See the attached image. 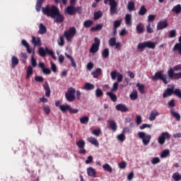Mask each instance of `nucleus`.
I'll list each match as a JSON object with an SVG mask.
<instances>
[{
    "instance_id": "f257e3e1",
    "label": "nucleus",
    "mask_w": 181,
    "mask_h": 181,
    "mask_svg": "<svg viewBox=\"0 0 181 181\" xmlns=\"http://www.w3.org/2000/svg\"><path fill=\"white\" fill-rule=\"evenodd\" d=\"M59 8L54 5H49L47 4L45 7L42 8V11L44 15L52 18V19H54L55 15L59 11Z\"/></svg>"
},
{
    "instance_id": "f03ea898",
    "label": "nucleus",
    "mask_w": 181,
    "mask_h": 181,
    "mask_svg": "<svg viewBox=\"0 0 181 181\" xmlns=\"http://www.w3.org/2000/svg\"><path fill=\"white\" fill-rule=\"evenodd\" d=\"M175 71H181V64H177L173 68H170L167 71V74L170 80H180L181 72L175 73Z\"/></svg>"
},
{
    "instance_id": "7ed1b4c3",
    "label": "nucleus",
    "mask_w": 181,
    "mask_h": 181,
    "mask_svg": "<svg viewBox=\"0 0 181 181\" xmlns=\"http://www.w3.org/2000/svg\"><path fill=\"white\" fill-rule=\"evenodd\" d=\"M156 47V43L152 41H145L143 42H140L137 45L138 50H141V52H144L145 49H155Z\"/></svg>"
},
{
    "instance_id": "20e7f679",
    "label": "nucleus",
    "mask_w": 181,
    "mask_h": 181,
    "mask_svg": "<svg viewBox=\"0 0 181 181\" xmlns=\"http://www.w3.org/2000/svg\"><path fill=\"white\" fill-rule=\"evenodd\" d=\"M65 98L69 103H73L76 100V89L70 87L65 93Z\"/></svg>"
},
{
    "instance_id": "39448f33",
    "label": "nucleus",
    "mask_w": 181,
    "mask_h": 181,
    "mask_svg": "<svg viewBox=\"0 0 181 181\" xmlns=\"http://www.w3.org/2000/svg\"><path fill=\"white\" fill-rule=\"evenodd\" d=\"M167 78L168 76L166 74H162V71H160L156 72L155 75L151 77L153 81H158V80H161L164 84H168V83H169Z\"/></svg>"
},
{
    "instance_id": "423d86ee",
    "label": "nucleus",
    "mask_w": 181,
    "mask_h": 181,
    "mask_svg": "<svg viewBox=\"0 0 181 181\" xmlns=\"http://www.w3.org/2000/svg\"><path fill=\"white\" fill-rule=\"evenodd\" d=\"M138 136L139 138H140V139H142L143 144L145 146H147V145H149V142H151V139L152 138L151 134H146L144 132H139Z\"/></svg>"
},
{
    "instance_id": "0eeeda50",
    "label": "nucleus",
    "mask_w": 181,
    "mask_h": 181,
    "mask_svg": "<svg viewBox=\"0 0 181 181\" xmlns=\"http://www.w3.org/2000/svg\"><path fill=\"white\" fill-rule=\"evenodd\" d=\"M76 33H77V30L74 27H71L68 31L64 32V36L66 37L67 42H70L76 36Z\"/></svg>"
},
{
    "instance_id": "6e6552de",
    "label": "nucleus",
    "mask_w": 181,
    "mask_h": 181,
    "mask_svg": "<svg viewBox=\"0 0 181 181\" xmlns=\"http://www.w3.org/2000/svg\"><path fill=\"white\" fill-rule=\"evenodd\" d=\"M101 43V41L100 40V39L98 37H95L94 38V43L92 44V46L90 48V53H97V52H98V50H100V45Z\"/></svg>"
},
{
    "instance_id": "1a4fd4ad",
    "label": "nucleus",
    "mask_w": 181,
    "mask_h": 181,
    "mask_svg": "<svg viewBox=\"0 0 181 181\" xmlns=\"http://www.w3.org/2000/svg\"><path fill=\"white\" fill-rule=\"evenodd\" d=\"M166 139H168V141L170 139V134H169L168 132L161 133L160 136L158 139V142L160 145H165Z\"/></svg>"
},
{
    "instance_id": "9d476101",
    "label": "nucleus",
    "mask_w": 181,
    "mask_h": 181,
    "mask_svg": "<svg viewBox=\"0 0 181 181\" xmlns=\"http://www.w3.org/2000/svg\"><path fill=\"white\" fill-rule=\"evenodd\" d=\"M109 2L110 13H117V1L115 0H104V4H107Z\"/></svg>"
},
{
    "instance_id": "9b49d317",
    "label": "nucleus",
    "mask_w": 181,
    "mask_h": 181,
    "mask_svg": "<svg viewBox=\"0 0 181 181\" xmlns=\"http://www.w3.org/2000/svg\"><path fill=\"white\" fill-rule=\"evenodd\" d=\"M65 15L73 16L76 15V6L74 5L68 6L64 11Z\"/></svg>"
},
{
    "instance_id": "f8f14e48",
    "label": "nucleus",
    "mask_w": 181,
    "mask_h": 181,
    "mask_svg": "<svg viewBox=\"0 0 181 181\" xmlns=\"http://www.w3.org/2000/svg\"><path fill=\"white\" fill-rule=\"evenodd\" d=\"M54 22L57 23H63L64 22V16L60 13V10H58L56 15L54 16Z\"/></svg>"
},
{
    "instance_id": "ddd939ff",
    "label": "nucleus",
    "mask_w": 181,
    "mask_h": 181,
    "mask_svg": "<svg viewBox=\"0 0 181 181\" xmlns=\"http://www.w3.org/2000/svg\"><path fill=\"white\" fill-rule=\"evenodd\" d=\"M175 86H172L171 88H167L163 93V98H168V97H170L173 94Z\"/></svg>"
},
{
    "instance_id": "4468645a",
    "label": "nucleus",
    "mask_w": 181,
    "mask_h": 181,
    "mask_svg": "<svg viewBox=\"0 0 181 181\" xmlns=\"http://www.w3.org/2000/svg\"><path fill=\"white\" fill-rule=\"evenodd\" d=\"M115 108L117 111H120L121 112H128V111H129V109L127 107V105L122 103L117 105Z\"/></svg>"
},
{
    "instance_id": "2eb2a0df",
    "label": "nucleus",
    "mask_w": 181,
    "mask_h": 181,
    "mask_svg": "<svg viewBox=\"0 0 181 181\" xmlns=\"http://www.w3.org/2000/svg\"><path fill=\"white\" fill-rule=\"evenodd\" d=\"M168 24L166 21H160L157 24V30H162V29H165L168 28Z\"/></svg>"
},
{
    "instance_id": "dca6fc26",
    "label": "nucleus",
    "mask_w": 181,
    "mask_h": 181,
    "mask_svg": "<svg viewBox=\"0 0 181 181\" xmlns=\"http://www.w3.org/2000/svg\"><path fill=\"white\" fill-rule=\"evenodd\" d=\"M107 124H109V128L112 129L114 132L117 131L118 126L117 125V122H115L114 120H108Z\"/></svg>"
},
{
    "instance_id": "f3484780",
    "label": "nucleus",
    "mask_w": 181,
    "mask_h": 181,
    "mask_svg": "<svg viewBox=\"0 0 181 181\" xmlns=\"http://www.w3.org/2000/svg\"><path fill=\"white\" fill-rule=\"evenodd\" d=\"M31 42L35 47H36V46H42V40H40V37L36 38L33 36Z\"/></svg>"
},
{
    "instance_id": "a211bd4d",
    "label": "nucleus",
    "mask_w": 181,
    "mask_h": 181,
    "mask_svg": "<svg viewBox=\"0 0 181 181\" xmlns=\"http://www.w3.org/2000/svg\"><path fill=\"white\" fill-rule=\"evenodd\" d=\"M44 90H45V95L46 97H50V86H49V83L45 81V84L42 85Z\"/></svg>"
},
{
    "instance_id": "6ab92c4d",
    "label": "nucleus",
    "mask_w": 181,
    "mask_h": 181,
    "mask_svg": "<svg viewBox=\"0 0 181 181\" xmlns=\"http://www.w3.org/2000/svg\"><path fill=\"white\" fill-rule=\"evenodd\" d=\"M136 30L138 35L144 33V32H145V28L144 27V24L139 23L136 27Z\"/></svg>"
},
{
    "instance_id": "aec40b11",
    "label": "nucleus",
    "mask_w": 181,
    "mask_h": 181,
    "mask_svg": "<svg viewBox=\"0 0 181 181\" xmlns=\"http://www.w3.org/2000/svg\"><path fill=\"white\" fill-rule=\"evenodd\" d=\"M125 24L128 25V26H132V16L129 13L126 14L125 16Z\"/></svg>"
},
{
    "instance_id": "412c9836",
    "label": "nucleus",
    "mask_w": 181,
    "mask_h": 181,
    "mask_svg": "<svg viewBox=\"0 0 181 181\" xmlns=\"http://www.w3.org/2000/svg\"><path fill=\"white\" fill-rule=\"evenodd\" d=\"M158 115H159V112H158V110H152L151 112L150 117H149L148 119L150 121H155L156 119V117H158Z\"/></svg>"
},
{
    "instance_id": "4be33fe9",
    "label": "nucleus",
    "mask_w": 181,
    "mask_h": 181,
    "mask_svg": "<svg viewBox=\"0 0 181 181\" xmlns=\"http://www.w3.org/2000/svg\"><path fill=\"white\" fill-rule=\"evenodd\" d=\"M46 32H47V28H46V26H45L43 23H40L39 30H38L39 35H45Z\"/></svg>"
},
{
    "instance_id": "5701e85b",
    "label": "nucleus",
    "mask_w": 181,
    "mask_h": 181,
    "mask_svg": "<svg viewBox=\"0 0 181 181\" xmlns=\"http://www.w3.org/2000/svg\"><path fill=\"white\" fill-rule=\"evenodd\" d=\"M26 76L25 78L28 80L30 78V76L33 74V67L32 66H28L26 71Z\"/></svg>"
},
{
    "instance_id": "b1692460",
    "label": "nucleus",
    "mask_w": 181,
    "mask_h": 181,
    "mask_svg": "<svg viewBox=\"0 0 181 181\" xmlns=\"http://www.w3.org/2000/svg\"><path fill=\"white\" fill-rule=\"evenodd\" d=\"M87 173L88 176H90L91 177H95V169L93 168V167H89L88 168H87Z\"/></svg>"
},
{
    "instance_id": "393cba45",
    "label": "nucleus",
    "mask_w": 181,
    "mask_h": 181,
    "mask_svg": "<svg viewBox=\"0 0 181 181\" xmlns=\"http://www.w3.org/2000/svg\"><path fill=\"white\" fill-rule=\"evenodd\" d=\"M76 145L79 149H83V148H86V141L83 139H80L76 142Z\"/></svg>"
},
{
    "instance_id": "a878e982",
    "label": "nucleus",
    "mask_w": 181,
    "mask_h": 181,
    "mask_svg": "<svg viewBox=\"0 0 181 181\" xmlns=\"http://www.w3.org/2000/svg\"><path fill=\"white\" fill-rule=\"evenodd\" d=\"M65 56H66V57H67V59H69L70 60V62L71 63V65H72V67L76 69V67H77V64H76V61L74 60V58H73V57H71V55H69L66 52L65 53Z\"/></svg>"
},
{
    "instance_id": "bb28decb",
    "label": "nucleus",
    "mask_w": 181,
    "mask_h": 181,
    "mask_svg": "<svg viewBox=\"0 0 181 181\" xmlns=\"http://www.w3.org/2000/svg\"><path fill=\"white\" fill-rule=\"evenodd\" d=\"M95 88V86L93 83H90L88 82H86L84 85V89L87 90L88 91H90L91 90H94Z\"/></svg>"
},
{
    "instance_id": "cd10ccee",
    "label": "nucleus",
    "mask_w": 181,
    "mask_h": 181,
    "mask_svg": "<svg viewBox=\"0 0 181 181\" xmlns=\"http://www.w3.org/2000/svg\"><path fill=\"white\" fill-rule=\"evenodd\" d=\"M43 2H45V0H37L36 5H35V9L37 12H40V9H42V5H43Z\"/></svg>"
},
{
    "instance_id": "c85d7f7f",
    "label": "nucleus",
    "mask_w": 181,
    "mask_h": 181,
    "mask_svg": "<svg viewBox=\"0 0 181 181\" xmlns=\"http://www.w3.org/2000/svg\"><path fill=\"white\" fill-rule=\"evenodd\" d=\"M136 86L138 87L140 94H145V85L137 83Z\"/></svg>"
},
{
    "instance_id": "c756f323",
    "label": "nucleus",
    "mask_w": 181,
    "mask_h": 181,
    "mask_svg": "<svg viewBox=\"0 0 181 181\" xmlns=\"http://www.w3.org/2000/svg\"><path fill=\"white\" fill-rule=\"evenodd\" d=\"M106 95H108V97H110V100H112V101H113V103L117 102V95H115L114 93L112 92H107Z\"/></svg>"
},
{
    "instance_id": "7c9ffc66",
    "label": "nucleus",
    "mask_w": 181,
    "mask_h": 181,
    "mask_svg": "<svg viewBox=\"0 0 181 181\" xmlns=\"http://www.w3.org/2000/svg\"><path fill=\"white\" fill-rule=\"evenodd\" d=\"M170 114L177 119V121H179L180 119V115L176 112H175V109L172 108L170 110Z\"/></svg>"
},
{
    "instance_id": "2f4dec72",
    "label": "nucleus",
    "mask_w": 181,
    "mask_h": 181,
    "mask_svg": "<svg viewBox=\"0 0 181 181\" xmlns=\"http://www.w3.org/2000/svg\"><path fill=\"white\" fill-rule=\"evenodd\" d=\"M11 64H12L13 69H14V67H16V66H18V64H19V59H18V57H16L15 56L12 57Z\"/></svg>"
},
{
    "instance_id": "473e14b6",
    "label": "nucleus",
    "mask_w": 181,
    "mask_h": 181,
    "mask_svg": "<svg viewBox=\"0 0 181 181\" xmlns=\"http://www.w3.org/2000/svg\"><path fill=\"white\" fill-rule=\"evenodd\" d=\"M127 9L129 12L135 11V3L133 1H129L127 4Z\"/></svg>"
},
{
    "instance_id": "72a5a7b5",
    "label": "nucleus",
    "mask_w": 181,
    "mask_h": 181,
    "mask_svg": "<svg viewBox=\"0 0 181 181\" xmlns=\"http://www.w3.org/2000/svg\"><path fill=\"white\" fill-rule=\"evenodd\" d=\"M146 12H148V9H146V8L145 7V6H141L139 11V13L138 14L140 16H144V15H145L146 13Z\"/></svg>"
},
{
    "instance_id": "f704fd0d",
    "label": "nucleus",
    "mask_w": 181,
    "mask_h": 181,
    "mask_svg": "<svg viewBox=\"0 0 181 181\" xmlns=\"http://www.w3.org/2000/svg\"><path fill=\"white\" fill-rule=\"evenodd\" d=\"M102 168L104 169V170H105V172H109V173H111V172H112V168L108 163H105L102 166Z\"/></svg>"
},
{
    "instance_id": "c9c22d12",
    "label": "nucleus",
    "mask_w": 181,
    "mask_h": 181,
    "mask_svg": "<svg viewBox=\"0 0 181 181\" xmlns=\"http://www.w3.org/2000/svg\"><path fill=\"white\" fill-rule=\"evenodd\" d=\"M172 11L175 13L179 14L181 12V5L177 4L172 8Z\"/></svg>"
},
{
    "instance_id": "e433bc0d",
    "label": "nucleus",
    "mask_w": 181,
    "mask_h": 181,
    "mask_svg": "<svg viewBox=\"0 0 181 181\" xmlns=\"http://www.w3.org/2000/svg\"><path fill=\"white\" fill-rule=\"evenodd\" d=\"M70 107L71 106L69 105H62L59 106V110H61L62 112H66V111H70Z\"/></svg>"
},
{
    "instance_id": "4c0bfd02",
    "label": "nucleus",
    "mask_w": 181,
    "mask_h": 181,
    "mask_svg": "<svg viewBox=\"0 0 181 181\" xmlns=\"http://www.w3.org/2000/svg\"><path fill=\"white\" fill-rule=\"evenodd\" d=\"M88 121H90V117H88V116H84L80 119L81 124H83L84 125H87Z\"/></svg>"
},
{
    "instance_id": "58836bf2",
    "label": "nucleus",
    "mask_w": 181,
    "mask_h": 181,
    "mask_svg": "<svg viewBox=\"0 0 181 181\" xmlns=\"http://www.w3.org/2000/svg\"><path fill=\"white\" fill-rule=\"evenodd\" d=\"M93 16H94L95 21H98L100 18L103 17V11H96L94 13Z\"/></svg>"
},
{
    "instance_id": "ea45409f",
    "label": "nucleus",
    "mask_w": 181,
    "mask_h": 181,
    "mask_svg": "<svg viewBox=\"0 0 181 181\" xmlns=\"http://www.w3.org/2000/svg\"><path fill=\"white\" fill-rule=\"evenodd\" d=\"M173 52H178L181 56V44H175L173 48Z\"/></svg>"
},
{
    "instance_id": "a19ab883",
    "label": "nucleus",
    "mask_w": 181,
    "mask_h": 181,
    "mask_svg": "<svg viewBox=\"0 0 181 181\" xmlns=\"http://www.w3.org/2000/svg\"><path fill=\"white\" fill-rule=\"evenodd\" d=\"M88 141L93 145H95V146H98V145H99L98 141H97L96 139L94 137H89L88 139Z\"/></svg>"
},
{
    "instance_id": "79ce46f5",
    "label": "nucleus",
    "mask_w": 181,
    "mask_h": 181,
    "mask_svg": "<svg viewBox=\"0 0 181 181\" xmlns=\"http://www.w3.org/2000/svg\"><path fill=\"white\" fill-rule=\"evenodd\" d=\"M102 56L104 59H108V57H110V49L108 48H105L102 52Z\"/></svg>"
},
{
    "instance_id": "37998d69",
    "label": "nucleus",
    "mask_w": 181,
    "mask_h": 181,
    "mask_svg": "<svg viewBox=\"0 0 181 181\" xmlns=\"http://www.w3.org/2000/svg\"><path fill=\"white\" fill-rule=\"evenodd\" d=\"M94 22L91 20H87L83 22V26L84 28H91L93 26Z\"/></svg>"
},
{
    "instance_id": "c03bdc74",
    "label": "nucleus",
    "mask_w": 181,
    "mask_h": 181,
    "mask_svg": "<svg viewBox=\"0 0 181 181\" xmlns=\"http://www.w3.org/2000/svg\"><path fill=\"white\" fill-rule=\"evenodd\" d=\"M38 52L40 56H41V57H46V47L45 49L42 47H40Z\"/></svg>"
},
{
    "instance_id": "a18cd8bd",
    "label": "nucleus",
    "mask_w": 181,
    "mask_h": 181,
    "mask_svg": "<svg viewBox=\"0 0 181 181\" xmlns=\"http://www.w3.org/2000/svg\"><path fill=\"white\" fill-rule=\"evenodd\" d=\"M172 177L175 181H180L181 180V175L179 173H174L173 174Z\"/></svg>"
},
{
    "instance_id": "49530a36",
    "label": "nucleus",
    "mask_w": 181,
    "mask_h": 181,
    "mask_svg": "<svg viewBox=\"0 0 181 181\" xmlns=\"http://www.w3.org/2000/svg\"><path fill=\"white\" fill-rule=\"evenodd\" d=\"M103 29V24H98L95 27L90 28L91 32H95L96 30H101Z\"/></svg>"
},
{
    "instance_id": "de8ad7c7",
    "label": "nucleus",
    "mask_w": 181,
    "mask_h": 181,
    "mask_svg": "<svg viewBox=\"0 0 181 181\" xmlns=\"http://www.w3.org/2000/svg\"><path fill=\"white\" fill-rule=\"evenodd\" d=\"M93 77H94L95 78H98V77H100V76H101V69L98 68V69L95 70V71H94V72L93 73Z\"/></svg>"
},
{
    "instance_id": "09e8293b",
    "label": "nucleus",
    "mask_w": 181,
    "mask_h": 181,
    "mask_svg": "<svg viewBox=\"0 0 181 181\" xmlns=\"http://www.w3.org/2000/svg\"><path fill=\"white\" fill-rule=\"evenodd\" d=\"M31 64L33 67H36L37 66V62H36V59H35V52H33V54L31 56Z\"/></svg>"
},
{
    "instance_id": "8fccbe9b",
    "label": "nucleus",
    "mask_w": 181,
    "mask_h": 181,
    "mask_svg": "<svg viewBox=\"0 0 181 181\" xmlns=\"http://www.w3.org/2000/svg\"><path fill=\"white\" fill-rule=\"evenodd\" d=\"M130 98L133 101L138 98V91L134 90L133 93L130 94Z\"/></svg>"
},
{
    "instance_id": "3c124183",
    "label": "nucleus",
    "mask_w": 181,
    "mask_h": 181,
    "mask_svg": "<svg viewBox=\"0 0 181 181\" xmlns=\"http://www.w3.org/2000/svg\"><path fill=\"white\" fill-rule=\"evenodd\" d=\"M104 95V92L100 88H97L95 90V96L97 98L103 97Z\"/></svg>"
},
{
    "instance_id": "603ef678",
    "label": "nucleus",
    "mask_w": 181,
    "mask_h": 181,
    "mask_svg": "<svg viewBox=\"0 0 181 181\" xmlns=\"http://www.w3.org/2000/svg\"><path fill=\"white\" fill-rule=\"evenodd\" d=\"M174 95L178 97V98H181V90L179 88L174 89L173 90Z\"/></svg>"
},
{
    "instance_id": "864d4df0",
    "label": "nucleus",
    "mask_w": 181,
    "mask_h": 181,
    "mask_svg": "<svg viewBox=\"0 0 181 181\" xmlns=\"http://www.w3.org/2000/svg\"><path fill=\"white\" fill-rule=\"evenodd\" d=\"M117 139L119 142H124L125 141V134L124 133H122L119 135H117Z\"/></svg>"
},
{
    "instance_id": "5fc2aeb1",
    "label": "nucleus",
    "mask_w": 181,
    "mask_h": 181,
    "mask_svg": "<svg viewBox=\"0 0 181 181\" xmlns=\"http://www.w3.org/2000/svg\"><path fill=\"white\" fill-rule=\"evenodd\" d=\"M116 43H117V38L111 37L109 40V45H110V46L114 47V46H115Z\"/></svg>"
},
{
    "instance_id": "6e6d98bb",
    "label": "nucleus",
    "mask_w": 181,
    "mask_h": 181,
    "mask_svg": "<svg viewBox=\"0 0 181 181\" xmlns=\"http://www.w3.org/2000/svg\"><path fill=\"white\" fill-rule=\"evenodd\" d=\"M122 22V21L121 20L115 21L113 24L114 28L116 29H118V28L121 26Z\"/></svg>"
},
{
    "instance_id": "4d7b16f0",
    "label": "nucleus",
    "mask_w": 181,
    "mask_h": 181,
    "mask_svg": "<svg viewBox=\"0 0 181 181\" xmlns=\"http://www.w3.org/2000/svg\"><path fill=\"white\" fill-rule=\"evenodd\" d=\"M160 162V158L159 157H154L151 160V163L153 165H156Z\"/></svg>"
},
{
    "instance_id": "13d9d810",
    "label": "nucleus",
    "mask_w": 181,
    "mask_h": 181,
    "mask_svg": "<svg viewBox=\"0 0 181 181\" xmlns=\"http://www.w3.org/2000/svg\"><path fill=\"white\" fill-rule=\"evenodd\" d=\"M176 30H171L170 32H169V36L168 37L170 38H173V37H176Z\"/></svg>"
},
{
    "instance_id": "bf43d9fd",
    "label": "nucleus",
    "mask_w": 181,
    "mask_h": 181,
    "mask_svg": "<svg viewBox=\"0 0 181 181\" xmlns=\"http://www.w3.org/2000/svg\"><path fill=\"white\" fill-rule=\"evenodd\" d=\"M112 80H115L118 77V72L117 71H113L110 73Z\"/></svg>"
},
{
    "instance_id": "052dcab7",
    "label": "nucleus",
    "mask_w": 181,
    "mask_h": 181,
    "mask_svg": "<svg viewBox=\"0 0 181 181\" xmlns=\"http://www.w3.org/2000/svg\"><path fill=\"white\" fill-rule=\"evenodd\" d=\"M78 13V15H81L83 13V8L81 6L75 7V14Z\"/></svg>"
},
{
    "instance_id": "680f3d73",
    "label": "nucleus",
    "mask_w": 181,
    "mask_h": 181,
    "mask_svg": "<svg viewBox=\"0 0 181 181\" xmlns=\"http://www.w3.org/2000/svg\"><path fill=\"white\" fill-rule=\"evenodd\" d=\"M170 154L169 150H164L160 155V158H168V156Z\"/></svg>"
},
{
    "instance_id": "e2e57ef3",
    "label": "nucleus",
    "mask_w": 181,
    "mask_h": 181,
    "mask_svg": "<svg viewBox=\"0 0 181 181\" xmlns=\"http://www.w3.org/2000/svg\"><path fill=\"white\" fill-rule=\"evenodd\" d=\"M35 81H37V83H43V81H45L43 76H36L35 77Z\"/></svg>"
},
{
    "instance_id": "0e129e2a",
    "label": "nucleus",
    "mask_w": 181,
    "mask_h": 181,
    "mask_svg": "<svg viewBox=\"0 0 181 181\" xmlns=\"http://www.w3.org/2000/svg\"><path fill=\"white\" fill-rule=\"evenodd\" d=\"M118 82H115V83H113V86L112 88L111 89V92L112 93H115V91H117L118 90Z\"/></svg>"
},
{
    "instance_id": "69168bd1",
    "label": "nucleus",
    "mask_w": 181,
    "mask_h": 181,
    "mask_svg": "<svg viewBox=\"0 0 181 181\" xmlns=\"http://www.w3.org/2000/svg\"><path fill=\"white\" fill-rule=\"evenodd\" d=\"M146 32L147 33H153V28L151 27V23H148L146 26Z\"/></svg>"
},
{
    "instance_id": "338daca9",
    "label": "nucleus",
    "mask_w": 181,
    "mask_h": 181,
    "mask_svg": "<svg viewBox=\"0 0 181 181\" xmlns=\"http://www.w3.org/2000/svg\"><path fill=\"white\" fill-rule=\"evenodd\" d=\"M92 134L95 135V136H100V134H101V129H93Z\"/></svg>"
},
{
    "instance_id": "774afa93",
    "label": "nucleus",
    "mask_w": 181,
    "mask_h": 181,
    "mask_svg": "<svg viewBox=\"0 0 181 181\" xmlns=\"http://www.w3.org/2000/svg\"><path fill=\"white\" fill-rule=\"evenodd\" d=\"M119 168L120 169H125V168H127V162L122 161L120 163H119Z\"/></svg>"
}]
</instances>
